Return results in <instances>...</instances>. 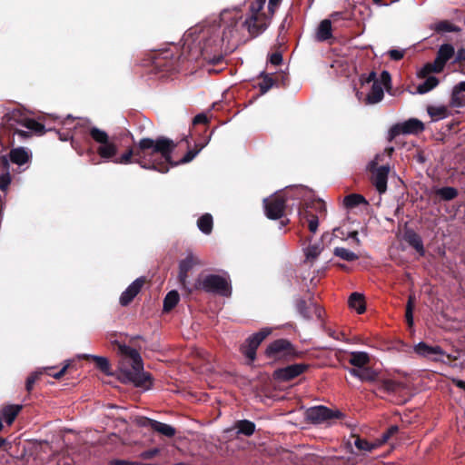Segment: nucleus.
Wrapping results in <instances>:
<instances>
[{
	"label": "nucleus",
	"instance_id": "f257e3e1",
	"mask_svg": "<svg viewBox=\"0 0 465 465\" xmlns=\"http://www.w3.org/2000/svg\"><path fill=\"white\" fill-rule=\"evenodd\" d=\"M266 0H255L249 6V14L243 19L238 8L223 10L218 18L206 20L192 28L183 35L184 46L195 56L203 55L209 49L220 48L224 43L230 44L244 36L261 35L268 27L270 19L281 0H269L270 15L262 12Z\"/></svg>",
	"mask_w": 465,
	"mask_h": 465
},
{
	"label": "nucleus",
	"instance_id": "f03ea898",
	"mask_svg": "<svg viewBox=\"0 0 465 465\" xmlns=\"http://www.w3.org/2000/svg\"><path fill=\"white\" fill-rule=\"evenodd\" d=\"M176 146V143L165 136H159L156 139L143 138L137 143L136 149L127 150L120 157L113 158L112 162L117 164L136 163L143 169L166 173L169 169L163 167L162 164L171 162V153Z\"/></svg>",
	"mask_w": 465,
	"mask_h": 465
},
{
	"label": "nucleus",
	"instance_id": "7ed1b4c3",
	"mask_svg": "<svg viewBox=\"0 0 465 465\" xmlns=\"http://www.w3.org/2000/svg\"><path fill=\"white\" fill-rule=\"evenodd\" d=\"M118 351L123 356L119 367V379L135 387L147 389L150 376L143 371V364L139 352L127 345L118 344Z\"/></svg>",
	"mask_w": 465,
	"mask_h": 465
},
{
	"label": "nucleus",
	"instance_id": "20e7f679",
	"mask_svg": "<svg viewBox=\"0 0 465 465\" xmlns=\"http://www.w3.org/2000/svg\"><path fill=\"white\" fill-rule=\"evenodd\" d=\"M5 130L21 139L29 138L33 133L43 134L45 131L43 124L29 118L20 110H13L5 114L0 124V136Z\"/></svg>",
	"mask_w": 465,
	"mask_h": 465
},
{
	"label": "nucleus",
	"instance_id": "39448f33",
	"mask_svg": "<svg viewBox=\"0 0 465 465\" xmlns=\"http://www.w3.org/2000/svg\"><path fill=\"white\" fill-rule=\"evenodd\" d=\"M89 134L97 144L96 152L104 162L112 161L117 155L118 146L114 143V138L110 137L105 131L96 126H91L89 128Z\"/></svg>",
	"mask_w": 465,
	"mask_h": 465
},
{
	"label": "nucleus",
	"instance_id": "423d86ee",
	"mask_svg": "<svg viewBox=\"0 0 465 465\" xmlns=\"http://www.w3.org/2000/svg\"><path fill=\"white\" fill-rule=\"evenodd\" d=\"M454 54L455 50L451 45H441L438 50L437 57L434 63L425 64L419 72V76L425 77L428 74L431 72H441L445 64L453 56Z\"/></svg>",
	"mask_w": 465,
	"mask_h": 465
},
{
	"label": "nucleus",
	"instance_id": "0eeeda50",
	"mask_svg": "<svg viewBox=\"0 0 465 465\" xmlns=\"http://www.w3.org/2000/svg\"><path fill=\"white\" fill-rule=\"evenodd\" d=\"M381 155L377 154L375 158L370 162L368 168L371 172V183L379 192L384 193L387 191L388 176L390 173V166L388 164L378 166Z\"/></svg>",
	"mask_w": 465,
	"mask_h": 465
},
{
	"label": "nucleus",
	"instance_id": "6e6552de",
	"mask_svg": "<svg viewBox=\"0 0 465 465\" xmlns=\"http://www.w3.org/2000/svg\"><path fill=\"white\" fill-rule=\"evenodd\" d=\"M424 128V124L421 121L411 118L392 125L388 132V139L392 141L401 134H419Z\"/></svg>",
	"mask_w": 465,
	"mask_h": 465
},
{
	"label": "nucleus",
	"instance_id": "1a4fd4ad",
	"mask_svg": "<svg viewBox=\"0 0 465 465\" xmlns=\"http://www.w3.org/2000/svg\"><path fill=\"white\" fill-rule=\"evenodd\" d=\"M202 288L208 292L223 296L231 294V287L227 277L216 274L206 275L201 282Z\"/></svg>",
	"mask_w": 465,
	"mask_h": 465
},
{
	"label": "nucleus",
	"instance_id": "9d476101",
	"mask_svg": "<svg viewBox=\"0 0 465 465\" xmlns=\"http://www.w3.org/2000/svg\"><path fill=\"white\" fill-rule=\"evenodd\" d=\"M306 419L312 423L320 424L331 419H341L343 413L339 410H331L325 406L319 405L309 408L305 412Z\"/></svg>",
	"mask_w": 465,
	"mask_h": 465
},
{
	"label": "nucleus",
	"instance_id": "9b49d317",
	"mask_svg": "<svg viewBox=\"0 0 465 465\" xmlns=\"http://www.w3.org/2000/svg\"><path fill=\"white\" fill-rule=\"evenodd\" d=\"M272 333V328L264 327L258 332L249 336L246 343L242 346V354L250 361H253L256 358V350L262 341Z\"/></svg>",
	"mask_w": 465,
	"mask_h": 465
},
{
	"label": "nucleus",
	"instance_id": "f8f14e48",
	"mask_svg": "<svg viewBox=\"0 0 465 465\" xmlns=\"http://www.w3.org/2000/svg\"><path fill=\"white\" fill-rule=\"evenodd\" d=\"M265 214L269 219L277 220L283 216L286 199L282 194H276L263 200Z\"/></svg>",
	"mask_w": 465,
	"mask_h": 465
},
{
	"label": "nucleus",
	"instance_id": "ddd939ff",
	"mask_svg": "<svg viewBox=\"0 0 465 465\" xmlns=\"http://www.w3.org/2000/svg\"><path fill=\"white\" fill-rule=\"evenodd\" d=\"M268 357L280 359L288 358L294 355V351L292 343L284 339H280L272 341L266 349Z\"/></svg>",
	"mask_w": 465,
	"mask_h": 465
},
{
	"label": "nucleus",
	"instance_id": "4468645a",
	"mask_svg": "<svg viewBox=\"0 0 465 465\" xmlns=\"http://www.w3.org/2000/svg\"><path fill=\"white\" fill-rule=\"evenodd\" d=\"M296 310L306 320L313 319V317L321 320L323 315L322 308L312 301L307 302L304 300H298L296 302Z\"/></svg>",
	"mask_w": 465,
	"mask_h": 465
},
{
	"label": "nucleus",
	"instance_id": "2eb2a0df",
	"mask_svg": "<svg viewBox=\"0 0 465 465\" xmlns=\"http://www.w3.org/2000/svg\"><path fill=\"white\" fill-rule=\"evenodd\" d=\"M307 368L308 365L305 363L291 364L284 368L276 370L274 371V377L279 381H288L303 373Z\"/></svg>",
	"mask_w": 465,
	"mask_h": 465
},
{
	"label": "nucleus",
	"instance_id": "dca6fc26",
	"mask_svg": "<svg viewBox=\"0 0 465 465\" xmlns=\"http://www.w3.org/2000/svg\"><path fill=\"white\" fill-rule=\"evenodd\" d=\"M8 158V163H13L19 167L30 163L32 159V153L28 148L16 147L12 149L8 154H5Z\"/></svg>",
	"mask_w": 465,
	"mask_h": 465
},
{
	"label": "nucleus",
	"instance_id": "f3484780",
	"mask_svg": "<svg viewBox=\"0 0 465 465\" xmlns=\"http://www.w3.org/2000/svg\"><path fill=\"white\" fill-rule=\"evenodd\" d=\"M312 206H307V209L304 210L301 215L302 218L306 219L308 222L309 229L312 232H316L319 225V217L317 215H314L312 213L311 210L309 208H314L318 212H324L325 211V203L322 201H315L312 203Z\"/></svg>",
	"mask_w": 465,
	"mask_h": 465
},
{
	"label": "nucleus",
	"instance_id": "a211bd4d",
	"mask_svg": "<svg viewBox=\"0 0 465 465\" xmlns=\"http://www.w3.org/2000/svg\"><path fill=\"white\" fill-rule=\"evenodd\" d=\"M143 283L144 279L143 277L134 280L121 294L119 299L121 305H128L134 300V298L139 293Z\"/></svg>",
	"mask_w": 465,
	"mask_h": 465
},
{
	"label": "nucleus",
	"instance_id": "6ab92c4d",
	"mask_svg": "<svg viewBox=\"0 0 465 465\" xmlns=\"http://www.w3.org/2000/svg\"><path fill=\"white\" fill-rule=\"evenodd\" d=\"M414 351L423 357L438 361L444 355V351L440 346H429L427 343L420 341L414 346Z\"/></svg>",
	"mask_w": 465,
	"mask_h": 465
},
{
	"label": "nucleus",
	"instance_id": "aec40b11",
	"mask_svg": "<svg viewBox=\"0 0 465 465\" xmlns=\"http://www.w3.org/2000/svg\"><path fill=\"white\" fill-rule=\"evenodd\" d=\"M349 373L359 379L361 381L374 382L377 381L379 372L371 367H362L361 369H349Z\"/></svg>",
	"mask_w": 465,
	"mask_h": 465
},
{
	"label": "nucleus",
	"instance_id": "412c9836",
	"mask_svg": "<svg viewBox=\"0 0 465 465\" xmlns=\"http://www.w3.org/2000/svg\"><path fill=\"white\" fill-rule=\"evenodd\" d=\"M194 259L192 255H188L179 264V281L183 288L187 287V273L193 267Z\"/></svg>",
	"mask_w": 465,
	"mask_h": 465
},
{
	"label": "nucleus",
	"instance_id": "4be33fe9",
	"mask_svg": "<svg viewBox=\"0 0 465 465\" xmlns=\"http://www.w3.org/2000/svg\"><path fill=\"white\" fill-rule=\"evenodd\" d=\"M348 361L354 366L353 369H361L370 363L371 357L366 351H351Z\"/></svg>",
	"mask_w": 465,
	"mask_h": 465
},
{
	"label": "nucleus",
	"instance_id": "5701e85b",
	"mask_svg": "<svg viewBox=\"0 0 465 465\" xmlns=\"http://www.w3.org/2000/svg\"><path fill=\"white\" fill-rule=\"evenodd\" d=\"M405 241L413 247L420 255L423 256L425 253L423 242L420 236L412 230H407L404 234Z\"/></svg>",
	"mask_w": 465,
	"mask_h": 465
},
{
	"label": "nucleus",
	"instance_id": "b1692460",
	"mask_svg": "<svg viewBox=\"0 0 465 465\" xmlns=\"http://www.w3.org/2000/svg\"><path fill=\"white\" fill-rule=\"evenodd\" d=\"M0 163L4 169V173L0 175V189L5 191L11 183V175L9 173V163L6 155H3L0 158Z\"/></svg>",
	"mask_w": 465,
	"mask_h": 465
},
{
	"label": "nucleus",
	"instance_id": "393cba45",
	"mask_svg": "<svg viewBox=\"0 0 465 465\" xmlns=\"http://www.w3.org/2000/svg\"><path fill=\"white\" fill-rule=\"evenodd\" d=\"M384 96L383 87L379 82L372 84L371 89L367 95V101L369 104H377L382 100Z\"/></svg>",
	"mask_w": 465,
	"mask_h": 465
},
{
	"label": "nucleus",
	"instance_id": "a878e982",
	"mask_svg": "<svg viewBox=\"0 0 465 465\" xmlns=\"http://www.w3.org/2000/svg\"><path fill=\"white\" fill-rule=\"evenodd\" d=\"M331 37V23L329 19L322 20L317 29L316 38L319 41H325Z\"/></svg>",
	"mask_w": 465,
	"mask_h": 465
},
{
	"label": "nucleus",
	"instance_id": "bb28decb",
	"mask_svg": "<svg viewBox=\"0 0 465 465\" xmlns=\"http://www.w3.org/2000/svg\"><path fill=\"white\" fill-rule=\"evenodd\" d=\"M237 429V434H243L245 436H252L255 431V424L248 420H238L234 424Z\"/></svg>",
	"mask_w": 465,
	"mask_h": 465
},
{
	"label": "nucleus",
	"instance_id": "cd10ccee",
	"mask_svg": "<svg viewBox=\"0 0 465 465\" xmlns=\"http://www.w3.org/2000/svg\"><path fill=\"white\" fill-rule=\"evenodd\" d=\"M348 302L349 306L354 309L358 313H362L365 311L363 295L359 292L351 293Z\"/></svg>",
	"mask_w": 465,
	"mask_h": 465
},
{
	"label": "nucleus",
	"instance_id": "c85d7f7f",
	"mask_svg": "<svg viewBox=\"0 0 465 465\" xmlns=\"http://www.w3.org/2000/svg\"><path fill=\"white\" fill-rule=\"evenodd\" d=\"M21 409L22 406L18 404L8 405L3 408L1 413L8 425L13 423Z\"/></svg>",
	"mask_w": 465,
	"mask_h": 465
},
{
	"label": "nucleus",
	"instance_id": "c756f323",
	"mask_svg": "<svg viewBox=\"0 0 465 465\" xmlns=\"http://www.w3.org/2000/svg\"><path fill=\"white\" fill-rule=\"evenodd\" d=\"M203 148V145H202L200 148H198L196 150H189L179 162H173V158L171 157V162L163 163L162 164V166L169 169V167L166 164H169L171 166H176L178 164L190 163L191 161H193L195 158V156L201 152V150ZM172 154H173V153H171V155Z\"/></svg>",
	"mask_w": 465,
	"mask_h": 465
},
{
	"label": "nucleus",
	"instance_id": "7c9ffc66",
	"mask_svg": "<svg viewBox=\"0 0 465 465\" xmlns=\"http://www.w3.org/2000/svg\"><path fill=\"white\" fill-rule=\"evenodd\" d=\"M152 429L154 431H156L165 437H168V438L173 437L176 433V430L173 426L166 424V423L157 421V420L153 422Z\"/></svg>",
	"mask_w": 465,
	"mask_h": 465
},
{
	"label": "nucleus",
	"instance_id": "2f4dec72",
	"mask_svg": "<svg viewBox=\"0 0 465 465\" xmlns=\"http://www.w3.org/2000/svg\"><path fill=\"white\" fill-rule=\"evenodd\" d=\"M322 251V246L320 243H314V244L309 245L304 250V254H305V258H306L305 262L312 264L313 262L321 254Z\"/></svg>",
	"mask_w": 465,
	"mask_h": 465
},
{
	"label": "nucleus",
	"instance_id": "473e14b6",
	"mask_svg": "<svg viewBox=\"0 0 465 465\" xmlns=\"http://www.w3.org/2000/svg\"><path fill=\"white\" fill-rule=\"evenodd\" d=\"M439 84V80L435 76H429L427 79L417 86V93L424 94Z\"/></svg>",
	"mask_w": 465,
	"mask_h": 465
},
{
	"label": "nucleus",
	"instance_id": "72a5a7b5",
	"mask_svg": "<svg viewBox=\"0 0 465 465\" xmlns=\"http://www.w3.org/2000/svg\"><path fill=\"white\" fill-rule=\"evenodd\" d=\"M197 225L199 230L205 233L209 234L213 229V217L209 213H205L198 219Z\"/></svg>",
	"mask_w": 465,
	"mask_h": 465
},
{
	"label": "nucleus",
	"instance_id": "f704fd0d",
	"mask_svg": "<svg viewBox=\"0 0 465 465\" xmlns=\"http://www.w3.org/2000/svg\"><path fill=\"white\" fill-rule=\"evenodd\" d=\"M333 253L335 256L346 262H353L359 259V256L355 252L343 247H336Z\"/></svg>",
	"mask_w": 465,
	"mask_h": 465
},
{
	"label": "nucleus",
	"instance_id": "c9c22d12",
	"mask_svg": "<svg viewBox=\"0 0 465 465\" xmlns=\"http://www.w3.org/2000/svg\"><path fill=\"white\" fill-rule=\"evenodd\" d=\"M179 302V294L176 291L169 292L163 300V311L168 312L176 306Z\"/></svg>",
	"mask_w": 465,
	"mask_h": 465
},
{
	"label": "nucleus",
	"instance_id": "e433bc0d",
	"mask_svg": "<svg viewBox=\"0 0 465 465\" xmlns=\"http://www.w3.org/2000/svg\"><path fill=\"white\" fill-rule=\"evenodd\" d=\"M354 445L358 450L367 452H371L379 448V443H375V441L369 442L361 438H357L354 441Z\"/></svg>",
	"mask_w": 465,
	"mask_h": 465
},
{
	"label": "nucleus",
	"instance_id": "4c0bfd02",
	"mask_svg": "<svg viewBox=\"0 0 465 465\" xmlns=\"http://www.w3.org/2000/svg\"><path fill=\"white\" fill-rule=\"evenodd\" d=\"M84 358H92L94 361H95L96 365L98 368L104 371L106 374H110V363L108 360L102 356H96V355H83Z\"/></svg>",
	"mask_w": 465,
	"mask_h": 465
},
{
	"label": "nucleus",
	"instance_id": "58836bf2",
	"mask_svg": "<svg viewBox=\"0 0 465 465\" xmlns=\"http://www.w3.org/2000/svg\"><path fill=\"white\" fill-rule=\"evenodd\" d=\"M437 195H439L442 200L450 201L454 199L458 195V192L453 187H442L436 191Z\"/></svg>",
	"mask_w": 465,
	"mask_h": 465
},
{
	"label": "nucleus",
	"instance_id": "ea45409f",
	"mask_svg": "<svg viewBox=\"0 0 465 465\" xmlns=\"http://www.w3.org/2000/svg\"><path fill=\"white\" fill-rule=\"evenodd\" d=\"M401 387V383L392 380H382L380 384V389L388 393H394Z\"/></svg>",
	"mask_w": 465,
	"mask_h": 465
},
{
	"label": "nucleus",
	"instance_id": "a19ab883",
	"mask_svg": "<svg viewBox=\"0 0 465 465\" xmlns=\"http://www.w3.org/2000/svg\"><path fill=\"white\" fill-rule=\"evenodd\" d=\"M428 113L432 118L439 120L447 117L448 109L445 106H430Z\"/></svg>",
	"mask_w": 465,
	"mask_h": 465
},
{
	"label": "nucleus",
	"instance_id": "79ce46f5",
	"mask_svg": "<svg viewBox=\"0 0 465 465\" xmlns=\"http://www.w3.org/2000/svg\"><path fill=\"white\" fill-rule=\"evenodd\" d=\"M364 203L366 201L361 194H350L344 198V204L347 207H355Z\"/></svg>",
	"mask_w": 465,
	"mask_h": 465
},
{
	"label": "nucleus",
	"instance_id": "37998d69",
	"mask_svg": "<svg viewBox=\"0 0 465 465\" xmlns=\"http://www.w3.org/2000/svg\"><path fill=\"white\" fill-rule=\"evenodd\" d=\"M262 80L259 83V88L262 94H265L274 85V81L269 74H262Z\"/></svg>",
	"mask_w": 465,
	"mask_h": 465
},
{
	"label": "nucleus",
	"instance_id": "c03bdc74",
	"mask_svg": "<svg viewBox=\"0 0 465 465\" xmlns=\"http://www.w3.org/2000/svg\"><path fill=\"white\" fill-rule=\"evenodd\" d=\"M450 104L453 107H463L465 106V94L464 93L459 92L455 95V88L452 90Z\"/></svg>",
	"mask_w": 465,
	"mask_h": 465
},
{
	"label": "nucleus",
	"instance_id": "a18cd8bd",
	"mask_svg": "<svg viewBox=\"0 0 465 465\" xmlns=\"http://www.w3.org/2000/svg\"><path fill=\"white\" fill-rule=\"evenodd\" d=\"M391 80V74H389L388 71H382L380 75V78L377 79L381 85H383L385 88L390 87Z\"/></svg>",
	"mask_w": 465,
	"mask_h": 465
},
{
	"label": "nucleus",
	"instance_id": "49530a36",
	"mask_svg": "<svg viewBox=\"0 0 465 465\" xmlns=\"http://www.w3.org/2000/svg\"><path fill=\"white\" fill-rule=\"evenodd\" d=\"M42 372H43L42 371H35V372L32 373V374L27 378L25 386H26V390H27L28 391H30L33 389V386H34V384H35V381L37 380L38 376H39L40 374H42Z\"/></svg>",
	"mask_w": 465,
	"mask_h": 465
},
{
	"label": "nucleus",
	"instance_id": "de8ad7c7",
	"mask_svg": "<svg viewBox=\"0 0 465 465\" xmlns=\"http://www.w3.org/2000/svg\"><path fill=\"white\" fill-rule=\"evenodd\" d=\"M436 30L439 32H453L455 28L450 23L442 21L436 25Z\"/></svg>",
	"mask_w": 465,
	"mask_h": 465
},
{
	"label": "nucleus",
	"instance_id": "09e8293b",
	"mask_svg": "<svg viewBox=\"0 0 465 465\" xmlns=\"http://www.w3.org/2000/svg\"><path fill=\"white\" fill-rule=\"evenodd\" d=\"M154 420L146 418V417H137L135 419V422L140 427H151L153 428V422H154Z\"/></svg>",
	"mask_w": 465,
	"mask_h": 465
},
{
	"label": "nucleus",
	"instance_id": "8fccbe9b",
	"mask_svg": "<svg viewBox=\"0 0 465 465\" xmlns=\"http://www.w3.org/2000/svg\"><path fill=\"white\" fill-rule=\"evenodd\" d=\"M389 54L392 60L398 61L403 57L404 50L392 49L389 52Z\"/></svg>",
	"mask_w": 465,
	"mask_h": 465
},
{
	"label": "nucleus",
	"instance_id": "3c124183",
	"mask_svg": "<svg viewBox=\"0 0 465 465\" xmlns=\"http://www.w3.org/2000/svg\"><path fill=\"white\" fill-rule=\"evenodd\" d=\"M270 61L272 64L278 65L282 62V55L280 53H274L271 55Z\"/></svg>",
	"mask_w": 465,
	"mask_h": 465
},
{
	"label": "nucleus",
	"instance_id": "603ef678",
	"mask_svg": "<svg viewBox=\"0 0 465 465\" xmlns=\"http://www.w3.org/2000/svg\"><path fill=\"white\" fill-rule=\"evenodd\" d=\"M208 122V118L206 114H199L193 118V124H206Z\"/></svg>",
	"mask_w": 465,
	"mask_h": 465
},
{
	"label": "nucleus",
	"instance_id": "864d4df0",
	"mask_svg": "<svg viewBox=\"0 0 465 465\" xmlns=\"http://www.w3.org/2000/svg\"><path fill=\"white\" fill-rule=\"evenodd\" d=\"M406 321L410 327H411L414 323L413 322V310L411 308H406V313H405Z\"/></svg>",
	"mask_w": 465,
	"mask_h": 465
},
{
	"label": "nucleus",
	"instance_id": "5fc2aeb1",
	"mask_svg": "<svg viewBox=\"0 0 465 465\" xmlns=\"http://www.w3.org/2000/svg\"><path fill=\"white\" fill-rule=\"evenodd\" d=\"M68 367H69V362L64 364L59 371H57L55 373H49V375L54 377V379H60L65 373Z\"/></svg>",
	"mask_w": 465,
	"mask_h": 465
},
{
	"label": "nucleus",
	"instance_id": "6e6d98bb",
	"mask_svg": "<svg viewBox=\"0 0 465 465\" xmlns=\"http://www.w3.org/2000/svg\"><path fill=\"white\" fill-rule=\"evenodd\" d=\"M56 133L59 135V139L61 141H68L73 138V134L71 132L61 133L60 131H56Z\"/></svg>",
	"mask_w": 465,
	"mask_h": 465
},
{
	"label": "nucleus",
	"instance_id": "4d7b16f0",
	"mask_svg": "<svg viewBox=\"0 0 465 465\" xmlns=\"http://www.w3.org/2000/svg\"><path fill=\"white\" fill-rule=\"evenodd\" d=\"M347 238L352 239L357 245L361 244V240L358 237V232L357 231H353V232H349L348 235H347Z\"/></svg>",
	"mask_w": 465,
	"mask_h": 465
},
{
	"label": "nucleus",
	"instance_id": "13d9d810",
	"mask_svg": "<svg viewBox=\"0 0 465 465\" xmlns=\"http://www.w3.org/2000/svg\"><path fill=\"white\" fill-rule=\"evenodd\" d=\"M391 438V436L387 433V432H384L382 434V436L381 437V439H378L375 440V443H379V448L384 444L389 439Z\"/></svg>",
	"mask_w": 465,
	"mask_h": 465
},
{
	"label": "nucleus",
	"instance_id": "bf43d9fd",
	"mask_svg": "<svg viewBox=\"0 0 465 465\" xmlns=\"http://www.w3.org/2000/svg\"><path fill=\"white\" fill-rule=\"evenodd\" d=\"M372 84L374 82H378L377 81V78H376V73L375 72H371L368 76L366 77V79L363 80V83H366V84H369V83H371Z\"/></svg>",
	"mask_w": 465,
	"mask_h": 465
},
{
	"label": "nucleus",
	"instance_id": "052dcab7",
	"mask_svg": "<svg viewBox=\"0 0 465 465\" xmlns=\"http://www.w3.org/2000/svg\"><path fill=\"white\" fill-rule=\"evenodd\" d=\"M453 88H455V95H457L459 92L465 93V81L459 83Z\"/></svg>",
	"mask_w": 465,
	"mask_h": 465
},
{
	"label": "nucleus",
	"instance_id": "680f3d73",
	"mask_svg": "<svg viewBox=\"0 0 465 465\" xmlns=\"http://www.w3.org/2000/svg\"><path fill=\"white\" fill-rule=\"evenodd\" d=\"M456 60L457 61H465V49L461 48L459 49L456 54Z\"/></svg>",
	"mask_w": 465,
	"mask_h": 465
},
{
	"label": "nucleus",
	"instance_id": "e2e57ef3",
	"mask_svg": "<svg viewBox=\"0 0 465 465\" xmlns=\"http://www.w3.org/2000/svg\"><path fill=\"white\" fill-rule=\"evenodd\" d=\"M132 461L124 460H115L112 461V465H131Z\"/></svg>",
	"mask_w": 465,
	"mask_h": 465
},
{
	"label": "nucleus",
	"instance_id": "0e129e2a",
	"mask_svg": "<svg viewBox=\"0 0 465 465\" xmlns=\"http://www.w3.org/2000/svg\"><path fill=\"white\" fill-rule=\"evenodd\" d=\"M398 430L399 427L397 425H392L386 432L391 437V435L395 434Z\"/></svg>",
	"mask_w": 465,
	"mask_h": 465
},
{
	"label": "nucleus",
	"instance_id": "69168bd1",
	"mask_svg": "<svg viewBox=\"0 0 465 465\" xmlns=\"http://www.w3.org/2000/svg\"><path fill=\"white\" fill-rule=\"evenodd\" d=\"M414 300H415L414 296L413 295H410L409 299H408V302H407L406 308H411V309L413 310Z\"/></svg>",
	"mask_w": 465,
	"mask_h": 465
},
{
	"label": "nucleus",
	"instance_id": "338daca9",
	"mask_svg": "<svg viewBox=\"0 0 465 465\" xmlns=\"http://www.w3.org/2000/svg\"><path fill=\"white\" fill-rule=\"evenodd\" d=\"M222 59H223V57L221 55H219L217 57H213V59H210L209 61L212 64H219Z\"/></svg>",
	"mask_w": 465,
	"mask_h": 465
},
{
	"label": "nucleus",
	"instance_id": "774afa93",
	"mask_svg": "<svg viewBox=\"0 0 465 465\" xmlns=\"http://www.w3.org/2000/svg\"><path fill=\"white\" fill-rule=\"evenodd\" d=\"M455 382L458 387L465 390V381L458 380Z\"/></svg>",
	"mask_w": 465,
	"mask_h": 465
}]
</instances>
